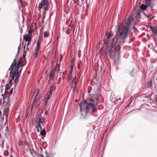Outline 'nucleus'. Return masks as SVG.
I'll return each instance as SVG.
<instances>
[{
    "label": "nucleus",
    "mask_w": 157,
    "mask_h": 157,
    "mask_svg": "<svg viewBox=\"0 0 157 157\" xmlns=\"http://www.w3.org/2000/svg\"><path fill=\"white\" fill-rule=\"evenodd\" d=\"M75 65V64L73 60H72L71 62V66L70 68L72 69Z\"/></svg>",
    "instance_id": "bb28decb"
},
{
    "label": "nucleus",
    "mask_w": 157,
    "mask_h": 157,
    "mask_svg": "<svg viewBox=\"0 0 157 157\" xmlns=\"http://www.w3.org/2000/svg\"><path fill=\"white\" fill-rule=\"evenodd\" d=\"M19 46H18V51L19 50Z\"/></svg>",
    "instance_id": "58836bf2"
},
{
    "label": "nucleus",
    "mask_w": 157,
    "mask_h": 157,
    "mask_svg": "<svg viewBox=\"0 0 157 157\" xmlns=\"http://www.w3.org/2000/svg\"><path fill=\"white\" fill-rule=\"evenodd\" d=\"M53 91V89H52L51 90L50 89V90L48 92L47 94V96L48 97H47L46 99H45L44 100V102L45 103V105H46L49 99L52 96V93Z\"/></svg>",
    "instance_id": "1a4fd4ad"
},
{
    "label": "nucleus",
    "mask_w": 157,
    "mask_h": 157,
    "mask_svg": "<svg viewBox=\"0 0 157 157\" xmlns=\"http://www.w3.org/2000/svg\"><path fill=\"white\" fill-rule=\"evenodd\" d=\"M6 123H7V121H8V117H7V116H6Z\"/></svg>",
    "instance_id": "72a5a7b5"
},
{
    "label": "nucleus",
    "mask_w": 157,
    "mask_h": 157,
    "mask_svg": "<svg viewBox=\"0 0 157 157\" xmlns=\"http://www.w3.org/2000/svg\"><path fill=\"white\" fill-rule=\"evenodd\" d=\"M121 100V98H119V99H117V100Z\"/></svg>",
    "instance_id": "79ce46f5"
},
{
    "label": "nucleus",
    "mask_w": 157,
    "mask_h": 157,
    "mask_svg": "<svg viewBox=\"0 0 157 157\" xmlns=\"http://www.w3.org/2000/svg\"><path fill=\"white\" fill-rule=\"evenodd\" d=\"M5 136L6 138H8L9 135V130L8 126L6 127V129L4 132Z\"/></svg>",
    "instance_id": "dca6fc26"
},
{
    "label": "nucleus",
    "mask_w": 157,
    "mask_h": 157,
    "mask_svg": "<svg viewBox=\"0 0 157 157\" xmlns=\"http://www.w3.org/2000/svg\"><path fill=\"white\" fill-rule=\"evenodd\" d=\"M61 73V72H59V74H60Z\"/></svg>",
    "instance_id": "a18cd8bd"
},
{
    "label": "nucleus",
    "mask_w": 157,
    "mask_h": 157,
    "mask_svg": "<svg viewBox=\"0 0 157 157\" xmlns=\"http://www.w3.org/2000/svg\"><path fill=\"white\" fill-rule=\"evenodd\" d=\"M40 90L39 89H36L34 93V95L35 96L34 98L40 99Z\"/></svg>",
    "instance_id": "ddd939ff"
},
{
    "label": "nucleus",
    "mask_w": 157,
    "mask_h": 157,
    "mask_svg": "<svg viewBox=\"0 0 157 157\" xmlns=\"http://www.w3.org/2000/svg\"><path fill=\"white\" fill-rule=\"evenodd\" d=\"M29 34L24 36L23 39L26 41L31 42L32 40V34L30 31H28Z\"/></svg>",
    "instance_id": "6e6552de"
},
{
    "label": "nucleus",
    "mask_w": 157,
    "mask_h": 157,
    "mask_svg": "<svg viewBox=\"0 0 157 157\" xmlns=\"http://www.w3.org/2000/svg\"><path fill=\"white\" fill-rule=\"evenodd\" d=\"M41 44V42L40 40V39H39L37 42L36 45L35 47V52L33 54V57L34 59L36 58L39 53V51L40 49V46Z\"/></svg>",
    "instance_id": "39448f33"
},
{
    "label": "nucleus",
    "mask_w": 157,
    "mask_h": 157,
    "mask_svg": "<svg viewBox=\"0 0 157 157\" xmlns=\"http://www.w3.org/2000/svg\"><path fill=\"white\" fill-rule=\"evenodd\" d=\"M46 132L44 129H43L40 132V134L42 136H44L46 135Z\"/></svg>",
    "instance_id": "393cba45"
},
{
    "label": "nucleus",
    "mask_w": 157,
    "mask_h": 157,
    "mask_svg": "<svg viewBox=\"0 0 157 157\" xmlns=\"http://www.w3.org/2000/svg\"><path fill=\"white\" fill-rule=\"evenodd\" d=\"M73 80L71 82H70V84H71V88H76V83H75L74 84L73 83Z\"/></svg>",
    "instance_id": "b1692460"
},
{
    "label": "nucleus",
    "mask_w": 157,
    "mask_h": 157,
    "mask_svg": "<svg viewBox=\"0 0 157 157\" xmlns=\"http://www.w3.org/2000/svg\"><path fill=\"white\" fill-rule=\"evenodd\" d=\"M13 79H12V78H11V79L10 80V81L9 82V83L7 84L6 85L5 88H10V83H11V82H13Z\"/></svg>",
    "instance_id": "aec40b11"
},
{
    "label": "nucleus",
    "mask_w": 157,
    "mask_h": 157,
    "mask_svg": "<svg viewBox=\"0 0 157 157\" xmlns=\"http://www.w3.org/2000/svg\"><path fill=\"white\" fill-rule=\"evenodd\" d=\"M30 42L28 41V43L27 44H26V47H28V46H29V45L30 44Z\"/></svg>",
    "instance_id": "7c9ffc66"
},
{
    "label": "nucleus",
    "mask_w": 157,
    "mask_h": 157,
    "mask_svg": "<svg viewBox=\"0 0 157 157\" xmlns=\"http://www.w3.org/2000/svg\"><path fill=\"white\" fill-rule=\"evenodd\" d=\"M151 28L153 34L157 33V27H151Z\"/></svg>",
    "instance_id": "f3484780"
},
{
    "label": "nucleus",
    "mask_w": 157,
    "mask_h": 157,
    "mask_svg": "<svg viewBox=\"0 0 157 157\" xmlns=\"http://www.w3.org/2000/svg\"><path fill=\"white\" fill-rule=\"evenodd\" d=\"M59 66L57 67H56L54 69H51V71L49 75V79H52L53 78V76L56 71H57L58 72H59Z\"/></svg>",
    "instance_id": "423d86ee"
},
{
    "label": "nucleus",
    "mask_w": 157,
    "mask_h": 157,
    "mask_svg": "<svg viewBox=\"0 0 157 157\" xmlns=\"http://www.w3.org/2000/svg\"><path fill=\"white\" fill-rule=\"evenodd\" d=\"M98 104L97 101L95 102H94L93 103H88L87 101H85L84 103H81L79 105L81 115L82 116L83 113L85 112V114L83 117V118H86V115L90 109L91 110V112L94 113L96 111V107Z\"/></svg>",
    "instance_id": "f03ea898"
},
{
    "label": "nucleus",
    "mask_w": 157,
    "mask_h": 157,
    "mask_svg": "<svg viewBox=\"0 0 157 157\" xmlns=\"http://www.w3.org/2000/svg\"><path fill=\"white\" fill-rule=\"evenodd\" d=\"M20 1H21V6H22V0H20Z\"/></svg>",
    "instance_id": "c9c22d12"
},
{
    "label": "nucleus",
    "mask_w": 157,
    "mask_h": 157,
    "mask_svg": "<svg viewBox=\"0 0 157 157\" xmlns=\"http://www.w3.org/2000/svg\"><path fill=\"white\" fill-rule=\"evenodd\" d=\"M1 113H2L1 112V110H0V115H1Z\"/></svg>",
    "instance_id": "ea45409f"
},
{
    "label": "nucleus",
    "mask_w": 157,
    "mask_h": 157,
    "mask_svg": "<svg viewBox=\"0 0 157 157\" xmlns=\"http://www.w3.org/2000/svg\"><path fill=\"white\" fill-rule=\"evenodd\" d=\"M147 87L151 88L152 86V81L151 80L149 81L147 84Z\"/></svg>",
    "instance_id": "412c9836"
},
{
    "label": "nucleus",
    "mask_w": 157,
    "mask_h": 157,
    "mask_svg": "<svg viewBox=\"0 0 157 157\" xmlns=\"http://www.w3.org/2000/svg\"><path fill=\"white\" fill-rule=\"evenodd\" d=\"M10 157H13V156H12V155H11L10 156Z\"/></svg>",
    "instance_id": "a19ab883"
},
{
    "label": "nucleus",
    "mask_w": 157,
    "mask_h": 157,
    "mask_svg": "<svg viewBox=\"0 0 157 157\" xmlns=\"http://www.w3.org/2000/svg\"><path fill=\"white\" fill-rule=\"evenodd\" d=\"M38 121L40 123H43L44 121V118L42 117V116L40 115H38L36 117V122H37Z\"/></svg>",
    "instance_id": "f8f14e48"
},
{
    "label": "nucleus",
    "mask_w": 157,
    "mask_h": 157,
    "mask_svg": "<svg viewBox=\"0 0 157 157\" xmlns=\"http://www.w3.org/2000/svg\"><path fill=\"white\" fill-rule=\"evenodd\" d=\"M25 145L28 146L29 145L28 143L27 142L25 141V142L23 143V145Z\"/></svg>",
    "instance_id": "c756f323"
},
{
    "label": "nucleus",
    "mask_w": 157,
    "mask_h": 157,
    "mask_svg": "<svg viewBox=\"0 0 157 157\" xmlns=\"http://www.w3.org/2000/svg\"><path fill=\"white\" fill-rule=\"evenodd\" d=\"M13 89H2V92L4 91L6 95H8L9 97L12 94Z\"/></svg>",
    "instance_id": "9b49d317"
},
{
    "label": "nucleus",
    "mask_w": 157,
    "mask_h": 157,
    "mask_svg": "<svg viewBox=\"0 0 157 157\" xmlns=\"http://www.w3.org/2000/svg\"><path fill=\"white\" fill-rule=\"evenodd\" d=\"M152 0H145V3L148 6H150Z\"/></svg>",
    "instance_id": "5701e85b"
},
{
    "label": "nucleus",
    "mask_w": 157,
    "mask_h": 157,
    "mask_svg": "<svg viewBox=\"0 0 157 157\" xmlns=\"http://www.w3.org/2000/svg\"><path fill=\"white\" fill-rule=\"evenodd\" d=\"M94 91V93L93 94V95H94L95 96H97L99 94V89H91L90 91L92 92L93 91V90Z\"/></svg>",
    "instance_id": "4468645a"
},
{
    "label": "nucleus",
    "mask_w": 157,
    "mask_h": 157,
    "mask_svg": "<svg viewBox=\"0 0 157 157\" xmlns=\"http://www.w3.org/2000/svg\"><path fill=\"white\" fill-rule=\"evenodd\" d=\"M139 17V13L133 14L129 17L126 22L119 24L118 31L115 37H113L111 32L107 33L105 35L104 47H106V53L111 58L115 59L119 56L120 45L128 37L130 32L129 27L134 26L138 22Z\"/></svg>",
    "instance_id": "f257e3e1"
},
{
    "label": "nucleus",
    "mask_w": 157,
    "mask_h": 157,
    "mask_svg": "<svg viewBox=\"0 0 157 157\" xmlns=\"http://www.w3.org/2000/svg\"><path fill=\"white\" fill-rule=\"evenodd\" d=\"M43 31V29H41L40 30V32H41V31Z\"/></svg>",
    "instance_id": "e433bc0d"
},
{
    "label": "nucleus",
    "mask_w": 157,
    "mask_h": 157,
    "mask_svg": "<svg viewBox=\"0 0 157 157\" xmlns=\"http://www.w3.org/2000/svg\"><path fill=\"white\" fill-rule=\"evenodd\" d=\"M4 95V94H2V95L3 96H4V95Z\"/></svg>",
    "instance_id": "c03bdc74"
},
{
    "label": "nucleus",
    "mask_w": 157,
    "mask_h": 157,
    "mask_svg": "<svg viewBox=\"0 0 157 157\" xmlns=\"http://www.w3.org/2000/svg\"><path fill=\"white\" fill-rule=\"evenodd\" d=\"M19 78L17 77H15L14 78L13 82H11L10 83V88H15L18 82Z\"/></svg>",
    "instance_id": "9d476101"
},
{
    "label": "nucleus",
    "mask_w": 157,
    "mask_h": 157,
    "mask_svg": "<svg viewBox=\"0 0 157 157\" xmlns=\"http://www.w3.org/2000/svg\"><path fill=\"white\" fill-rule=\"evenodd\" d=\"M26 47V44H25L24 46V51L23 55V56H25V54L26 52L29 51V49L28 48V47H27L26 48H25Z\"/></svg>",
    "instance_id": "6ab92c4d"
},
{
    "label": "nucleus",
    "mask_w": 157,
    "mask_h": 157,
    "mask_svg": "<svg viewBox=\"0 0 157 157\" xmlns=\"http://www.w3.org/2000/svg\"><path fill=\"white\" fill-rule=\"evenodd\" d=\"M48 114V112L47 111H45L44 114L45 115H47Z\"/></svg>",
    "instance_id": "473e14b6"
},
{
    "label": "nucleus",
    "mask_w": 157,
    "mask_h": 157,
    "mask_svg": "<svg viewBox=\"0 0 157 157\" xmlns=\"http://www.w3.org/2000/svg\"><path fill=\"white\" fill-rule=\"evenodd\" d=\"M2 119V120H3V117Z\"/></svg>",
    "instance_id": "37998d69"
},
{
    "label": "nucleus",
    "mask_w": 157,
    "mask_h": 157,
    "mask_svg": "<svg viewBox=\"0 0 157 157\" xmlns=\"http://www.w3.org/2000/svg\"><path fill=\"white\" fill-rule=\"evenodd\" d=\"M40 123L39 122H38V121H37V122H36L35 124V127L36 128H37L38 127L39 128H40V130H41L42 129V127L41 126H40Z\"/></svg>",
    "instance_id": "a211bd4d"
},
{
    "label": "nucleus",
    "mask_w": 157,
    "mask_h": 157,
    "mask_svg": "<svg viewBox=\"0 0 157 157\" xmlns=\"http://www.w3.org/2000/svg\"><path fill=\"white\" fill-rule=\"evenodd\" d=\"M46 12L45 11H43L42 14L43 15L42 18L43 20L45 17V14H46Z\"/></svg>",
    "instance_id": "cd10ccee"
},
{
    "label": "nucleus",
    "mask_w": 157,
    "mask_h": 157,
    "mask_svg": "<svg viewBox=\"0 0 157 157\" xmlns=\"http://www.w3.org/2000/svg\"><path fill=\"white\" fill-rule=\"evenodd\" d=\"M41 157H44L43 155H41Z\"/></svg>",
    "instance_id": "4c0bfd02"
},
{
    "label": "nucleus",
    "mask_w": 157,
    "mask_h": 157,
    "mask_svg": "<svg viewBox=\"0 0 157 157\" xmlns=\"http://www.w3.org/2000/svg\"><path fill=\"white\" fill-rule=\"evenodd\" d=\"M36 128L37 132H39V131H40V129H39V128L38 127L37 128Z\"/></svg>",
    "instance_id": "2f4dec72"
},
{
    "label": "nucleus",
    "mask_w": 157,
    "mask_h": 157,
    "mask_svg": "<svg viewBox=\"0 0 157 157\" xmlns=\"http://www.w3.org/2000/svg\"><path fill=\"white\" fill-rule=\"evenodd\" d=\"M49 3L48 0H41L37 7L38 10L40 11L41 10L43 9L44 11H46L49 9Z\"/></svg>",
    "instance_id": "20e7f679"
},
{
    "label": "nucleus",
    "mask_w": 157,
    "mask_h": 157,
    "mask_svg": "<svg viewBox=\"0 0 157 157\" xmlns=\"http://www.w3.org/2000/svg\"><path fill=\"white\" fill-rule=\"evenodd\" d=\"M19 144L20 145H23V143L22 142V141H20L19 142Z\"/></svg>",
    "instance_id": "c85d7f7f"
},
{
    "label": "nucleus",
    "mask_w": 157,
    "mask_h": 157,
    "mask_svg": "<svg viewBox=\"0 0 157 157\" xmlns=\"http://www.w3.org/2000/svg\"><path fill=\"white\" fill-rule=\"evenodd\" d=\"M16 60L14 59V62L10 67V78L14 79L15 77L19 78V74L18 70L20 67V65L21 64V61L19 62L17 64L15 62Z\"/></svg>",
    "instance_id": "7ed1b4c3"
},
{
    "label": "nucleus",
    "mask_w": 157,
    "mask_h": 157,
    "mask_svg": "<svg viewBox=\"0 0 157 157\" xmlns=\"http://www.w3.org/2000/svg\"><path fill=\"white\" fill-rule=\"evenodd\" d=\"M147 8V5H145L144 4H142L140 6V9L141 10H145Z\"/></svg>",
    "instance_id": "4be33fe9"
},
{
    "label": "nucleus",
    "mask_w": 157,
    "mask_h": 157,
    "mask_svg": "<svg viewBox=\"0 0 157 157\" xmlns=\"http://www.w3.org/2000/svg\"><path fill=\"white\" fill-rule=\"evenodd\" d=\"M44 37L45 38L48 37L49 34V33L47 31L44 32Z\"/></svg>",
    "instance_id": "a878e982"
},
{
    "label": "nucleus",
    "mask_w": 157,
    "mask_h": 157,
    "mask_svg": "<svg viewBox=\"0 0 157 157\" xmlns=\"http://www.w3.org/2000/svg\"><path fill=\"white\" fill-rule=\"evenodd\" d=\"M46 157H49V156L48 155V154L47 153H46Z\"/></svg>",
    "instance_id": "f704fd0d"
},
{
    "label": "nucleus",
    "mask_w": 157,
    "mask_h": 157,
    "mask_svg": "<svg viewBox=\"0 0 157 157\" xmlns=\"http://www.w3.org/2000/svg\"><path fill=\"white\" fill-rule=\"evenodd\" d=\"M39 98H34L31 106V108L33 107L37 108L40 105V102Z\"/></svg>",
    "instance_id": "0eeeda50"
},
{
    "label": "nucleus",
    "mask_w": 157,
    "mask_h": 157,
    "mask_svg": "<svg viewBox=\"0 0 157 157\" xmlns=\"http://www.w3.org/2000/svg\"><path fill=\"white\" fill-rule=\"evenodd\" d=\"M72 71H70L69 74H68V76L67 78V80L68 82H71V81L73 80H71L72 78Z\"/></svg>",
    "instance_id": "2eb2a0df"
}]
</instances>
